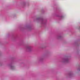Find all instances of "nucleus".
Masks as SVG:
<instances>
[{"label":"nucleus","mask_w":80,"mask_h":80,"mask_svg":"<svg viewBox=\"0 0 80 80\" xmlns=\"http://www.w3.org/2000/svg\"><path fill=\"white\" fill-rule=\"evenodd\" d=\"M67 60H68V59H66V60L65 61V62H67Z\"/></svg>","instance_id":"obj_1"},{"label":"nucleus","mask_w":80,"mask_h":80,"mask_svg":"<svg viewBox=\"0 0 80 80\" xmlns=\"http://www.w3.org/2000/svg\"><path fill=\"white\" fill-rule=\"evenodd\" d=\"M28 50H30V47H28Z\"/></svg>","instance_id":"obj_2"},{"label":"nucleus","mask_w":80,"mask_h":80,"mask_svg":"<svg viewBox=\"0 0 80 80\" xmlns=\"http://www.w3.org/2000/svg\"><path fill=\"white\" fill-rule=\"evenodd\" d=\"M12 67H13V66H12Z\"/></svg>","instance_id":"obj_3"}]
</instances>
